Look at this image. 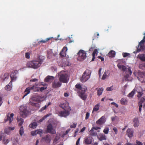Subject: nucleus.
Here are the masks:
<instances>
[{"mask_svg": "<svg viewBox=\"0 0 145 145\" xmlns=\"http://www.w3.org/2000/svg\"><path fill=\"white\" fill-rule=\"evenodd\" d=\"M111 104L114 105L116 108H118V105L114 102H112Z\"/></svg>", "mask_w": 145, "mask_h": 145, "instance_id": "0e129e2a", "label": "nucleus"}, {"mask_svg": "<svg viewBox=\"0 0 145 145\" xmlns=\"http://www.w3.org/2000/svg\"><path fill=\"white\" fill-rule=\"evenodd\" d=\"M63 63L66 65L69 66L70 65L69 61L66 58H63L62 61Z\"/></svg>", "mask_w": 145, "mask_h": 145, "instance_id": "2f4dec72", "label": "nucleus"}, {"mask_svg": "<svg viewBox=\"0 0 145 145\" xmlns=\"http://www.w3.org/2000/svg\"><path fill=\"white\" fill-rule=\"evenodd\" d=\"M113 89V87L112 86L111 87H108L106 88V90L107 91H110Z\"/></svg>", "mask_w": 145, "mask_h": 145, "instance_id": "09e8293b", "label": "nucleus"}, {"mask_svg": "<svg viewBox=\"0 0 145 145\" xmlns=\"http://www.w3.org/2000/svg\"><path fill=\"white\" fill-rule=\"evenodd\" d=\"M43 139L48 142H50L51 140V137L49 135H47L45 137H43Z\"/></svg>", "mask_w": 145, "mask_h": 145, "instance_id": "393cba45", "label": "nucleus"}, {"mask_svg": "<svg viewBox=\"0 0 145 145\" xmlns=\"http://www.w3.org/2000/svg\"><path fill=\"white\" fill-rule=\"evenodd\" d=\"M36 131V130L35 131H31V135L32 136H34L36 135L37 133Z\"/></svg>", "mask_w": 145, "mask_h": 145, "instance_id": "13d9d810", "label": "nucleus"}, {"mask_svg": "<svg viewBox=\"0 0 145 145\" xmlns=\"http://www.w3.org/2000/svg\"><path fill=\"white\" fill-rule=\"evenodd\" d=\"M19 132L20 135L22 136L24 132V130L23 126H22L20 127Z\"/></svg>", "mask_w": 145, "mask_h": 145, "instance_id": "4c0bfd02", "label": "nucleus"}, {"mask_svg": "<svg viewBox=\"0 0 145 145\" xmlns=\"http://www.w3.org/2000/svg\"><path fill=\"white\" fill-rule=\"evenodd\" d=\"M123 57H126L130 55L129 53H123L122 54Z\"/></svg>", "mask_w": 145, "mask_h": 145, "instance_id": "de8ad7c7", "label": "nucleus"}, {"mask_svg": "<svg viewBox=\"0 0 145 145\" xmlns=\"http://www.w3.org/2000/svg\"><path fill=\"white\" fill-rule=\"evenodd\" d=\"M106 121L105 116H102L96 122L97 124L101 125L105 123Z\"/></svg>", "mask_w": 145, "mask_h": 145, "instance_id": "4468645a", "label": "nucleus"}, {"mask_svg": "<svg viewBox=\"0 0 145 145\" xmlns=\"http://www.w3.org/2000/svg\"><path fill=\"white\" fill-rule=\"evenodd\" d=\"M133 125L135 127H138L139 125V121L138 118L136 117L133 119Z\"/></svg>", "mask_w": 145, "mask_h": 145, "instance_id": "dca6fc26", "label": "nucleus"}, {"mask_svg": "<svg viewBox=\"0 0 145 145\" xmlns=\"http://www.w3.org/2000/svg\"><path fill=\"white\" fill-rule=\"evenodd\" d=\"M30 54L29 52H26L25 54V57L27 59L30 58Z\"/></svg>", "mask_w": 145, "mask_h": 145, "instance_id": "49530a36", "label": "nucleus"}, {"mask_svg": "<svg viewBox=\"0 0 145 145\" xmlns=\"http://www.w3.org/2000/svg\"><path fill=\"white\" fill-rule=\"evenodd\" d=\"M3 136H5V134L4 133L0 134V141L1 140L3 137Z\"/></svg>", "mask_w": 145, "mask_h": 145, "instance_id": "052dcab7", "label": "nucleus"}, {"mask_svg": "<svg viewBox=\"0 0 145 145\" xmlns=\"http://www.w3.org/2000/svg\"><path fill=\"white\" fill-rule=\"evenodd\" d=\"M97 52H97V49H95L94 50L92 53L93 57H92V59L91 60V61H94V60L95 59V54H97Z\"/></svg>", "mask_w": 145, "mask_h": 145, "instance_id": "7c9ffc66", "label": "nucleus"}, {"mask_svg": "<svg viewBox=\"0 0 145 145\" xmlns=\"http://www.w3.org/2000/svg\"><path fill=\"white\" fill-rule=\"evenodd\" d=\"M14 114L13 113H11L10 114V116L8 114H7V118L6 119H4L3 122L4 123L6 122L7 121H9V123L10 124L12 121L13 120V118L14 116Z\"/></svg>", "mask_w": 145, "mask_h": 145, "instance_id": "2eb2a0df", "label": "nucleus"}, {"mask_svg": "<svg viewBox=\"0 0 145 145\" xmlns=\"http://www.w3.org/2000/svg\"><path fill=\"white\" fill-rule=\"evenodd\" d=\"M80 137H79L77 140L76 143V145H78L79 144V142L80 141Z\"/></svg>", "mask_w": 145, "mask_h": 145, "instance_id": "69168bd1", "label": "nucleus"}, {"mask_svg": "<svg viewBox=\"0 0 145 145\" xmlns=\"http://www.w3.org/2000/svg\"><path fill=\"white\" fill-rule=\"evenodd\" d=\"M118 67L120 69H121L123 71H125L127 69L125 66L123 65H121V63H119L117 65Z\"/></svg>", "mask_w": 145, "mask_h": 145, "instance_id": "aec40b11", "label": "nucleus"}, {"mask_svg": "<svg viewBox=\"0 0 145 145\" xmlns=\"http://www.w3.org/2000/svg\"><path fill=\"white\" fill-rule=\"evenodd\" d=\"M70 111V110H64L63 111H61L59 112L58 114L61 117H65L69 115Z\"/></svg>", "mask_w": 145, "mask_h": 145, "instance_id": "9b49d317", "label": "nucleus"}, {"mask_svg": "<svg viewBox=\"0 0 145 145\" xmlns=\"http://www.w3.org/2000/svg\"><path fill=\"white\" fill-rule=\"evenodd\" d=\"M16 73L15 72H12L10 75V77L12 79L11 82L14 80L16 78Z\"/></svg>", "mask_w": 145, "mask_h": 145, "instance_id": "bb28decb", "label": "nucleus"}, {"mask_svg": "<svg viewBox=\"0 0 145 145\" xmlns=\"http://www.w3.org/2000/svg\"><path fill=\"white\" fill-rule=\"evenodd\" d=\"M103 90V89L102 88H100L97 91V94L99 95H101L102 93Z\"/></svg>", "mask_w": 145, "mask_h": 145, "instance_id": "a19ab883", "label": "nucleus"}, {"mask_svg": "<svg viewBox=\"0 0 145 145\" xmlns=\"http://www.w3.org/2000/svg\"><path fill=\"white\" fill-rule=\"evenodd\" d=\"M76 123H74L73 124L70 126L71 128H75L76 127Z\"/></svg>", "mask_w": 145, "mask_h": 145, "instance_id": "864d4df0", "label": "nucleus"}, {"mask_svg": "<svg viewBox=\"0 0 145 145\" xmlns=\"http://www.w3.org/2000/svg\"><path fill=\"white\" fill-rule=\"evenodd\" d=\"M115 55V52L113 50H111L108 54V56L110 57H114Z\"/></svg>", "mask_w": 145, "mask_h": 145, "instance_id": "a878e982", "label": "nucleus"}, {"mask_svg": "<svg viewBox=\"0 0 145 145\" xmlns=\"http://www.w3.org/2000/svg\"><path fill=\"white\" fill-rule=\"evenodd\" d=\"M17 120L18 122H19V126H22L24 122V120L21 118H17Z\"/></svg>", "mask_w": 145, "mask_h": 145, "instance_id": "c756f323", "label": "nucleus"}, {"mask_svg": "<svg viewBox=\"0 0 145 145\" xmlns=\"http://www.w3.org/2000/svg\"><path fill=\"white\" fill-rule=\"evenodd\" d=\"M74 90L76 91L79 96L83 100H85L87 98V95L85 94L87 88L84 86L82 87L80 84L77 83L75 85Z\"/></svg>", "mask_w": 145, "mask_h": 145, "instance_id": "f257e3e1", "label": "nucleus"}, {"mask_svg": "<svg viewBox=\"0 0 145 145\" xmlns=\"http://www.w3.org/2000/svg\"><path fill=\"white\" fill-rule=\"evenodd\" d=\"M15 129V127H9L5 129V133L7 134H8L11 131Z\"/></svg>", "mask_w": 145, "mask_h": 145, "instance_id": "412c9836", "label": "nucleus"}, {"mask_svg": "<svg viewBox=\"0 0 145 145\" xmlns=\"http://www.w3.org/2000/svg\"><path fill=\"white\" fill-rule=\"evenodd\" d=\"M52 77L50 76H47L44 79V81L46 82H48L51 79Z\"/></svg>", "mask_w": 145, "mask_h": 145, "instance_id": "58836bf2", "label": "nucleus"}, {"mask_svg": "<svg viewBox=\"0 0 145 145\" xmlns=\"http://www.w3.org/2000/svg\"><path fill=\"white\" fill-rule=\"evenodd\" d=\"M12 83L11 81L5 87V89L8 91L10 90L12 88Z\"/></svg>", "mask_w": 145, "mask_h": 145, "instance_id": "cd10ccee", "label": "nucleus"}, {"mask_svg": "<svg viewBox=\"0 0 145 145\" xmlns=\"http://www.w3.org/2000/svg\"><path fill=\"white\" fill-rule=\"evenodd\" d=\"M9 76V74L8 73H6L4 74L2 76L1 78L4 81L6 79H8Z\"/></svg>", "mask_w": 145, "mask_h": 145, "instance_id": "4be33fe9", "label": "nucleus"}, {"mask_svg": "<svg viewBox=\"0 0 145 145\" xmlns=\"http://www.w3.org/2000/svg\"><path fill=\"white\" fill-rule=\"evenodd\" d=\"M109 129L108 127H106L103 130V132L105 134H107L108 133Z\"/></svg>", "mask_w": 145, "mask_h": 145, "instance_id": "c03bdc74", "label": "nucleus"}, {"mask_svg": "<svg viewBox=\"0 0 145 145\" xmlns=\"http://www.w3.org/2000/svg\"><path fill=\"white\" fill-rule=\"evenodd\" d=\"M19 139L17 137H14L12 140V143L13 144H16L18 142Z\"/></svg>", "mask_w": 145, "mask_h": 145, "instance_id": "e433bc0d", "label": "nucleus"}, {"mask_svg": "<svg viewBox=\"0 0 145 145\" xmlns=\"http://www.w3.org/2000/svg\"><path fill=\"white\" fill-rule=\"evenodd\" d=\"M99 104H98L95 105L93 108V112L94 111H97L99 109Z\"/></svg>", "mask_w": 145, "mask_h": 145, "instance_id": "72a5a7b5", "label": "nucleus"}, {"mask_svg": "<svg viewBox=\"0 0 145 145\" xmlns=\"http://www.w3.org/2000/svg\"><path fill=\"white\" fill-rule=\"evenodd\" d=\"M47 107V106H46V105H45L44 107H42L41 108L40 110V111L42 112L44 110L46 109Z\"/></svg>", "mask_w": 145, "mask_h": 145, "instance_id": "8fccbe9b", "label": "nucleus"}, {"mask_svg": "<svg viewBox=\"0 0 145 145\" xmlns=\"http://www.w3.org/2000/svg\"><path fill=\"white\" fill-rule=\"evenodd\" d=\"M59 106L64 110H70V111L71 110V108L69 106V103L66 101L64 103H61L60 104Z\"/></svg>", "mask_w": 145, "mask_h": 145, "instance_id": "9d476101", "label": "nucleus"}, {"mask_svg": "<svg viewBox=\"0 0 145 145\" xmlns=\"http://www.w3.org/2000/svg\"><path fill=\"white\" fill-rule=\"evenodd\" d=\"M128 72L129 73V75H131V74H132V71L131 70V67H129L128 68Z\"/></svg>", "mask_w": 145, "mask_h": 145, "instance_id": "e2e57ef3", "label": "nucleus"}, {"mask_svg": "<svg viewBox=\"0 0 145 145\" xmlns=\"http://www.w3.org/2000/svg\"><path fill=\"white\" fill-rule=\"evenodd\" d=\"M67 50V48L66 47H64L62 49V51H63L65 52H66Z\"/></svg>", "mask_w": 145, "mask_h": 145, "instance_id": "680f3d73", "label": "nucleus"}, {"mask_svg": "<svg viewBox=\"0 0 145 145\" xmlns=\"http://www.w3.org/2000/svg\"><path fill=\"white\" fill-rule=\"evenodd\" d=\"M50 38H48L46 39V40H41L38 42L39 44L43 43L46 42L49 40L50 39Z\"/></svg>", "mask_w": 145, "mask_h": 145, "instance_id": "37998d69", "label": "nucleus"}, {"mask_svg": "<svg viewBox=\"0 0 145 145\" xmlns=\"http://www.w3.org/2000/svg\"><path fill=\"white\" fill-rule=\"evenodd\" d=\"M3 143L5 144H7L9 142V140L8 139H6L4 137H3Z\"/></svg>", "mask_w": 145, "mask_h": 145, "instance_id": "ea45409f", "label": "nucleus"}, {"mask_svg": "<svg viewBox=\"0 0 145 145\" xmlns=\"http://www.w3.org/2000/svg\"><path fill=\"white\" fill-rule=\"evenodd\" d=\"M137 57L140 60L145 61V55L143 54H139L138 56Z\"/></svg>", "mask_w": 145, "mask_h": 145, "instance_id": "5701e85b", "label": "nucleus"}, {"mask_svg": "<svg viewBox=\"0 0 145 145\" xmlns=\"http://www.w3.org/2000/svg\"><path fill=\"white\" fill-rule=\"evenodd\" d=\"M60 54L62 57H63L65 55V53L62 51L61 52Z\"/></svg>", "mask_w": 145, "mask_h": 145, "instance_id": "3c124183", "label": "nucleus"}, {"mask_svg": "<svg viewBox=\"0 0 145 145\" xmlns=\"http://www.w3.org/2000/svg\"><path fill=\"white\" fill-rule=\"evenodd\" d=\"M90 75L89 74H87L85 71L83 73V75L80 78L81 81L82 82H85L87 81L90 78Z\"/></svg>", "mask_w": 145, "mask_h": 145, "instance_id": "1a4fd4ad", "label": "nucleus"}, {"mask_svg": "<svg viewBox=\"0 0 145 145\" xmlns=\"http://www.w3.org/2000/svg\"><path fill=\"white\" fill-rule=\"evenodd\" d=\"M98 138L99 140L101 141L106 140L105 135L103 134H101L99 135L98 137Z\"/></svg>", "mask_w": 145, "mask_h": 145, "instance_id": "b1692460", "label": "nucleus"}, {"mask_svg": "<svg viewBox=\"0 0 145 145\" xmlns=\"http://www.w3.org/2000/svg\"><path fill=\"white\" fill-rule=\"evenodd\" d=\"M37 89V87L35 85L29 87L27 88L24 91L25 93H26L25 95H24L23 97V98H24V97L27 95L28 94H29L30 92V90H32L34 91H36Z\"/></svg>", "mask_w": 145, "mask_h": 145, "instance_id": "423d86ee", "label": "nucleus"}, {"mask_svg": "<svg viewBox=\"0 0 145 145\" xmlns=\"http://www.w3.org/2000/svg\"><path fill=\"white\" fill-rule=\"evenodd\" d=\"M144 39V38H143V39L139 42L137 49V51L138 52H139L141 51H143L144 50L145 46L144 45L145 42Z\"/></svg>", "mask_w": 145, "mask_h": 145, "instance_id": "0eeeda50", "label": "nucleus"}, {"mask_svg": "<svg viewBox=\"0 0 145 145\" xmlns=\"http://www.w3.org/2000/svg\"><path fill=\"white\" fill-rule=\"evenodd\" d=\"M137 91L138 93V94L137 95V97L138 98L141 97L143 94L142 91Z\"/></svg>", "mask_w": 145, "mask_h": 145, "instance_id": "a18cd8bd", "label": "nucleus"}, {"mask_svg": "<svg viewBox=\"0 0 145 145\" xmlns=\"http://www.w3.org/2000/svg\"><path fill=\"white\" fill-rule=\"evenodd\" d=\"M110 74V72L108 70L105 71L102 78V80H105L107 77H109Z\"/></svg>", "mask_w": 145, "mask_h": 145, "instance_id": "6ab92c4d", "label": "nucleus"}, {"mask_svg": "<svg viewBox=\"0 0 145 145\" xmlns=\"http://www.w3.org/2000/svg\"><path fill=\"white\" fill-rule=\"evenodd\" d=\"M46 118V116H44L43 118H41L39 120V122H42L43 120H44Z\"/></svg>", "mask_w": 145, "mask_h": 145, "instance_id": "4d7b16f0", "label": "nucleus"}, {"mask_svg": "<svg viewBox=\"0 0 145 145\" xmlns=\"http://www.w3.org/2000/svg\"><path fill=\"white\" fill-rule=\"evenodd\" d=\"M113 130L114 131L115 134H117L118 133V129L116 127H114L113 128Z\"/></svg>", "mask_w": 145, "mask_h": 145, "instance_id": "bf43d9fd", "label": "nucleus"}, {"mask_svg": "<svg viewBox=\"0 0 145 145\" xmlns=\"http://www.w3.org/2000/svg\"><path fill=\"white\" fill-rule=\"evenodd\" d=\"M42 62V59L40 58H38L36 60L28 62L27 64V66L28 67L37 69L40 67Z\"/></svg>", "mask_w": 145, "mask_h": 145, "instance_id": "f03ea898", "label": "nucleus"}, {"mask_svg": "<svg viewBox=\"0 0 145 145\" xmlns=\"http://www.w3.org/2000/svg\"><path fill=\"white\" fill-rule=\"evenodd\" d=\"M46 131L49 133L54 134L56 133V130L53 128L51 124H49L47 127Z\"/></svg>", "mask_w": 145, "mask_h": 145, "instance_id": "f8f14e48", "label": "nucleus"}, {"mask_svg": "<svg viewBox=\"0 0 145 145\" xmlns=\"http://www.w3.org/2000/svg\"><path fill=\"white\" fill-rule=\"evenodd\" d=\"M135 93V90L133 89L132 91L130 93H129L127 95V96L129 97H132L134 95Z\"/></svg>", "mask_w": 145, "mask_h": 145, "instance_id": "473e14b6", "label": "nucleus"}, {"mask_svg": "<svg viewBox=\"0 0 145 145\" xmlns=\"http://www.w3.org/2000/svg\"><path fill=\"white\" fill-rule=\"evenodd\" d=\"M127 133L129 137L131 138L133 137V131L131 128H128L127 131Z\"/></svg>", "mask_w": 145, "mask_h": 145, "instance_id": "a211bd4d", "label": "nucleus"}, {"mask_svg": "<svg viewBox=\"0 0 145 145\" xmlns=\"http://www.w3.org/2000/svg\"><path fill=\"white\" fill-rule=\"evenodd\" d=\"M62 85V83L59 81L55 80L52 83V86L54 88H59Z\"/></svg>", "mask_w": 145, "mask_h": 145, "instance_id": "ddd939ff", "label": "nucleus"}, {"mask_svg": "<svg viewBox=\"0 0 145 145\" xmlns=\"http://www.w3.org/2000/svg\"><path fill=\"white\" fill-rule=\"evenodd\" d=\"M37 126V123L36 122H33L31 123L29 125V126L31 128L34 129Z\"/></svg>", "mask_w": 145, "mask_h": 145, "instance_id": "c9c22d12", "label": "nucleus"}, {"mask_svg": "<svg viewBox=\"0 0 145 145\" xmlns=\"http://www.w3.org/2000/svg\"><path fill=\"white\" fill-rule=\"evenodd\" d=\"M37 134H39L41 136L42 133V129H39L36 130Z\"/></svg>", "mask_w": 145, "mask_h": 145, "instance_id": "79ce46f5", "label": "nucleus"}, {"mask_svg": "<svg viewBox=\"0 0 145 145\" xmlns=\"http://www.w3.org/2000/svg\"><path fill=\"white\" fill-rule=\"evenodd\" d=\"M38 80V79L37 78H33L32 79L30 80V82H36Z\"/></svg>", "mask_w": 145, "mask_h": 145, "instance_id": "338daca9", "label": "nucleus"}, {"mask_svg": "<svg viewBox=\"0 0 145 145\" xmlns=\"http://www.w3.org/2000/svg\"><path fill=\"white\" fill-rule=\"evenodd\" d=\"M95 130H97L98 129H100L101 127H92Z\"/></svg>", "mask_w": 145, "mask_h": 145, "instance_id": "774afa93", "label": "nucleus"}, {"mask_svg": "<svg viewBox=\"0 0 145 145\" xmlns=\"http://www.w3.org/2000/svg\"><path fill=\"white\" fill-rule=\"evenodd\" d=\"M20 110L21 116L23 118H25L30 114V112L27 110L25 106H21Z\"/></svg>", "mask_w": 145, "mask_h": 145, "instance_id": "20e7f679", "label": "nucleus"}, {"mask_svg": "<svg viewBox=\"0 0 145 145\" xmlns=\"http://www.w3.org/2000/svg\"><path fill=\"white\" fill-rule=\"evenodd\" d=\"M136 145H143V144L141 142L137 140L136 141Z\"/></svg>", "mask_w": 145, "mask_h": 145, "instance_id": "6e6d98bb", "label": "nucleus"}, {"mask_svg": "<svg viewBox=\"0 0 145 145\" xmlns=\"http://www.w3.org/2000/svg\"><path fill=\"white\" fill-rule=\"evenodd\" d=\"M93 140V139L91 137H86L84 138L83 143L86 145L91 144H92Z\"/></svg>", "mask_w": 145, "mask_h": 145, "instance_id": "6e6552de", "label": "nucleus"}, {"mask_svg": "<svg viewBox=\"0 0 145 145\" xmlns=\"http://www.w3.org/2000/svg\"><path fill=\"white\" fill-rule=\"evenodd\" d=\"M86 54V52L84 50H80L78 53V59L80 61H83L87 57Z\"/></svg>", "mask_w": 145, "mask_h": 145, "instance_id": "39448f33", "label": "nucleus"}, {"mask_svg": "<svg viewBox=\"0 0 145 145\" xmlns=\"http://www.w3.org/2000/svg\"><path fill=\"white\" fill-rule=\"evenodd\" d=\"M129 75L128 74H127L124 76V78H125V80L127 81H129L128 78L129 77Z\"/></svg>", "mask_w": 145, "mask_h": 145, "instance_id": "603ef678", "label": "nucleus"}, {"mask_svg": "<svg viewBox=\"0 0 145 145\" xmlns=\"http://www.w3.org/2000/svg\"><path fill=\"white\" fill-rule=\"evenodd\" d=\"M94 129L92 127L91 130L89 131V135L91 136H95L97 135V133L94 132Z\"/></svg>", "mask_w": 145, "mask_h": 145, "instance_id": "c85d7f7f", "label": "nucleus"}, {"mask_svg": "<svg viewBox=\"0 0 145 145\" xmlns=\"http://www.w3.org/2000/svg\"><path fill=\"white\" fill-rule=\"evenodd\" d=\"M127 101L126 99L124 98H122L120 100V103L122 105H126Z\"/></svg>", "mask_w": 145, "mask_h": 145, "instance_id": "f704fd0d", "label": "nucleus"}, {"mask_svg": "<svg viewBox=\"0 0 145 145\" xmlns=\"http://www.w3.org/2000/svg\"><path fill=\"white\" fill-rule=\"evenodd\" d=\"M89 116V113L88 112H87L86 114L85 119L87 120L88 119Z\"/></svg>", "mask_w": 145, "mask_h": 145, "instance_id": "5fc2aeb1", "label": "nucleus"}, {"mask_svg": "<svg viewBox=\"0 0 145 145\" xmlns=\"http://www.w3.org/2000/svg\"><path fill=\"white\" fill-rule=\"evenodd\" d=\"M59 79L61 82L67 83L68 82L69 78L68 75L64 72L62 71L59 74Z\"/></svg>", "mask_w": 145, "mask_h": 145, "instance_id": "7ed1b4c3", "label": "nucleus"}, {"mask_svg": "<svg viewBox=\"0 0 145 145\" xmlns=\"http://www.w3.org/2000/svg\"><path fill=\"white\" fill-rule=\"evenodd\" d=\"M145 101V97H142L140 100V102L138 103V105L139 106V112H141V108L142 107V103Z\"/></svg>", "mask_w": 145, "mask_h": 145, "instance_id": "f3484780", "label": "nucleus"}]
</instances>
